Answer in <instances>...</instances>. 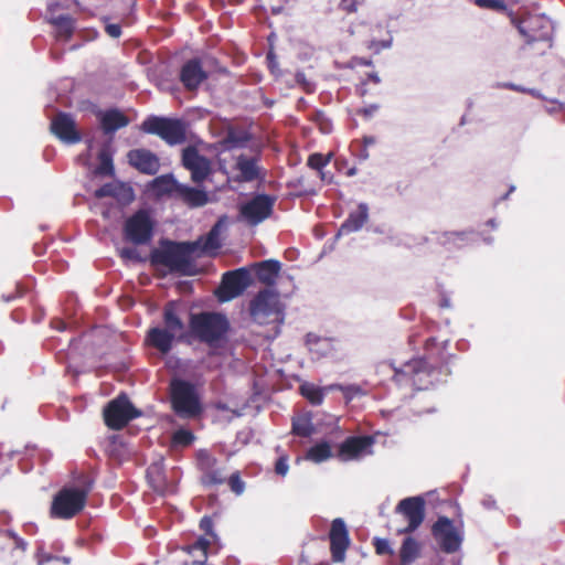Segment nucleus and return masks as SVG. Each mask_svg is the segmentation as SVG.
<instances>
[{
	"label": "nucleus",
	"instance_id": "47",
	"mask_svg": "<svg viewBox=\"0 0 565 565\" xmlns=\"http://www.w3.org/2000/svg\"><path fill=\"white\" fill-rule=\"evenodd\" d=\"M375 551L377 554H392L393 550L391 548L390 542L385 539L376 537L374 541Z\"/></svg>",
	"mask_w": 565,
	"mask_h": 565
},
{
	"label": "nucleus",
	"instance_id": "53",
	"mask_svg": "<svg viewBox=\"0 0 565 565\" xmlns=\"http://www.w3.org/2000/svg\"><path fill=\"white\" fill-rule=\"evenodd\" d=\"M289 465L286 457H280L275 463V472L285 477L288 473Z\"/></svg>",
	"mask_w": 565,
	"mask_h": 565
},
{
	"label": "nucleus",
	"instance_id": "44",
	"mask_svg": "<svg viewBox=\"0 0 565 565\" xmlns=\"http://www.w3.org/2000/svg\"><path fill=\"white\" fill-rule=\"evenodd\" d=\"M173 440L177 444L188 446L194 440V436L191 431L186 429H179L174 433Z\"/></svg>",
	"mask_w": 565,
	"mask_h": 565
},
{
	"label": "nucleus",
	"instance_id": "29",
	"mask_svg": "<svg viewBox=\"0 0 565 565\" xmlns=\"http://www.w3.org/2000/svg\"><path fill=\"white\" fill-rule=\"evenodd\" d=\"M306 344L309 351L318 356H328L334 351L333 339L319 337L315 333H308L306 335Z\"/></svg>",
	"mask_w": 565,
	"mask_h": 565
},
{
	"label": "nucleus",
	"instance_id": "18",
	"mask_svg": "<svg viewBox=\"0 0 565 565\" xmlns=\"http://www.w3.org/2000/svg\"><path fill=\"white\" fill-rule=\"evenodd\" d=\"M128 162L145 174H156L160 169L159 158L148 149H134L127 154Z\"/></svg>",
	"mask_w": 565,
	"mask_h": 565
},
{
	"label": "nucleus",
	"instance_id": "15",
	"mask_svg": "<svg viewBox=\"0 0 565 565\" xmlns=\"http://www.w3.org/2000/svg\"><path fill=\"white\" fill-rule=\"evenodd\" d=\"M182 164L191 172V179L194 183L203 182L212 172L210 159L202 156L193 146L183 149Z\"/></svg>",
	"mask_w": 565,
	"mask_h": 565
},
{
	"label": "nucleus",
	"instance_id": "43",
	"mask_svg": "<svg viewBox=\"0 0 565 565\" xmlns=\"http://www.w3.org/2000/svg\"><path fill=\"white\" fill-rule=\"evenodd\" d=\"M228 486L231 490L241 495L245 490V482L241 479L239 473L235 472L228 478Z\"/></svg>",
	"mask_w": 565,
	"mask_h": 565
},
{
	"label": "nucleus",
	"instance_id": "7",
	"mask_svg": "<svg viewBox=\"0 0 565 565\" xmlns=\"http://www.w3.org/2000/svg\"><path fill=\"white\" fill-rule=\"evenodd\" d=\"M86 500L87 488L82 492H76L72 487H65L55 494L51 514L57 519H72L84 509Z\"/></svg>",
	"mask_w": 565,
	"mask_h": 565
},
{
	"label": "nucleus",
	"instance_id": "30",
	"mask_svg": "<svg viewBox=\"0 0 565 565\" xmlns=\"http://www.w3.org/2000/svg\"><path fill=\"white\" fill-rule=\"evenodd\" d=\"M472 230L444 232L437 236V242L448 247H463L471 242Z\"/></svg>",
	"mask_w": 565,
	"mask_h": 565
},
{
	"label": "nucleus",
	"instance_id": "19",
	"mask_svg": "<svg viewBox=\"0 0 565 565\" xmlns=\"http://www.w3.org/2000/svg\"><path fill=\"white\" fill-rule=\"evenodd\" d=\"M95 198H114L119 204L127 205L135 200L134 189L124 182L115 181L106 183L94 193Z\"/></svg>",
	"mask_w": 565,
	"mask_h": 565
},
{
	"label": "nucleus",
	"instance_id": "58",
	"mask_svg": "<svg viewBox=\"0 0 565 565\" xmlns=\"http://www.w3.org/2000/svg\"><path fill=\"white\" fill-rule=\"evenodd\" d=\"M341 7L343 10L348 12H355L358 10L356 3L354 0H341Z\"/></svg>",
	"mask_w": 565,
	"mask_h": 565
},
{
	"label": "nucleus",
	"instance_id": "24",
	"mask_svg": "<svg viewBox=\"0 0 565 565\" xmlns=\"http://www.w3.org/2000/svg\"><path fill=\"white\" fill-rule=\"evenodd\" d=\"M250 134L245 129L228 127L224 137L220 140V146L224 151L245 148L250 140Z\"/></svg>",
	"mask_w": 565,
	"mask_h": 565
},
{
	"label": "nucleus",
	"instance_id": "2",
	"mask_svg": "<svg viewBox=\"0 0 565 565\" xmlns=\"http://www.w3.org/2000/svg\"><path fill=\"white\" fill-rule=\"evenodd\" d=\"M190 328L201 342L212 347L225 339L230 330V321L221 312L204 311L191 316Z\"/></svg>",
	"mask_w": 565,
	"mask_h": 565
},
{
	"label": "nucleus",
	"instance_id": "42",
	"mask_svg": "<svg viewBox=\"0 0 565 565\" xmlns=\"http://www.w3.org/2000/svg\"><path fill=\"white\" fill-rule=\"evenodd\" d=\"M329 158H326L321 153H312L308 159V166L311 169L321 172V170L328 164Z\"/></svg>",
	"mask_w": 565,
	"mask_h": 565
},
{
	"label": "nucleus",
	"instance_id": "26",
	"mask_svg": "<svg viewBox=\"0 0 565 565\" xmlns=\"http://www.w3.org/2000/svg\"><path fill=\"white\" fill-rule=\"evenodd\" d=\"M175 196L181 199L190 207H201L209 202V195L204 190L182 183L178 185Z\"/></svg>",
	"mask_w": 565,
	"mask_h": 565
},
{
	"label": "nucleus",
	"instance_id": "59",
	"mask_svg": "<svg viewBox=\"0 0 565 565\" xmlns=\"http://www.w3.org/2000/svg\"><path fill=\"white\" fill-rule=\"evenodd\" d=\"M375 142H376L375 137H373V136H365V137H363L362 142H360V143L365 146L366 148H369L370 146L375 145Z\"/></svg>",
	"mask_w": 565,
	"mask_h": 565
},
{
	"label": "nucleus",
	"instance_id": "8",
	"mask_svg": "<svg viewBox=\"0 0 565 565\" xmlns=\"http://www.w3.org/2000/svg\"><path fill=\"white\" fill-rule=\"evenodd\" d=\"M431 535L439 548L446 554H452L460 550L463 533L447 516H439L431 526Z\"/></svg>",
	"mask_w": 565,
	"mask_h": 565
},
{
	"label": "nucleus",
	"instance_id": "31",
	"mask_svg": "<svg viewBox=\"0 0 565 565\" xmlns=\"http://www.w3.org/2000/svg\"><path fill=\"white\" fill-rule=\"evenodd\" d=\"M164 330L170 331L174 337L182 334L184 323L177 313V305L169 302L163 310Z\"/></svg>",
	"mask_w": 565,
	"mask_h": 565
},
{
	"label": "nucleus",
	"instance_id": "37",
	"mask_svg": "<svg viewBox=\"0 0 565 565\" xmlns=\"http://www.w3.org/2000/svg\"><path fill=\"white\" fill-rule=\"evenodd\" d=\"M332 456L330 445L326 441L317 444L316 446L308 449L306 458L316 463L326 461Z\"/></svg>",
	"mask_w": 565,
	"mask_h": 565
},
{
	"label": "nucleus",
	"instance_id": "10",
	"mask_svg": "<svg viewBox=\"0 0 565 565\" xmlns=\"http://www.w3.org/2000/svg\"><path fill=\"white\" fill-rule=\"evenodd\" d=\"M140 415V411L130 403L125 394L109 402L104 409L105 423L111 429H120L127 425L129 420Z\"/></svg>",
	"mask_w": 565,
	"mask_h": 565
},
{
	"label": "nucleus",
	"instance_id": "57",
	"mask_svg": "<svg viewBox=\"0 0 565 565\" xmlns=\"http://www.w3.org/2000/svg\"><path fill=\"white\" fill-rule=\"evenodd\" d=\"M497 87L508 88V89H512V90L521 92V93H524L526 90V87H523V86H520V85H516L513 83H498Z\"/></svg>",
	"mask_w": 565,
	"mask_h": 565
},
{
	"label": "nucleus",
	"instance_id": "34",
	"mask_svg": "<svg viewBox=\"0 0 565 565\" xmlns=\"http://www.w3.org/2000/svg\"><path fill=\"white\" fill-rule=\"evenodd\" d=\"M226 225V218L220 217L216 223L212 226L210 232L207 233L206 237L204 238L202 250L203 252H210V250H216L221 247V239L220 235L222 230Z\"/></svg>",
	"mask_w": 565,
	"mask_h": 565
},
{
	"label": "nucleus",
	"instance_id": "28",
	"mask_svg": "<svg viewBox=\"0 0 565 565\" xmlns=\"http://www.w3.org/2000/svg\"><path fill=\"white\" fill-rule=\"evenodd\" d=\"M235 168L239 171V181L252 182L259 177L257 158L239 154L236 159Z\"/></svg>",
	"mask_w": 565,
	"mask_h": 565
},
{
	"label": "nucleus",
	"instance_id": "11",
	"mask_svg": "<svg viewBox=\"0 0 565 565\" xmlns=\"http://www.w3.org/2000/svg\"><path fill=\"white\" fill-rule=\"evenodd\" d=\"M526 44L547 42L552 35V21L544 14L527 15L515 23Z\"/></svg>",
	"mask_w": 565,
	"mask_h": 565
},
{
	"label": "nucleus",
	"instance_id": "48",
	"mask_svg": "<svg viewBox=\"0 0 565 565\" xmlns=\"http://www.w3.org/2000/svg\"><path fill=\"white\" fill-rule=\"evenodd\" d=\"M121 258L132 262H141V257L135 247H124L120 249Z\"/></svg>",
	"mask_w": 565,
	"mask_h": 565
},
{
	"label": "nucleus",
	"instance_id": "21",
	"mask_svg": "<svg viewBox=\"0 0 565 565\" xmlns=\"http://www.w3.org/2000/svg\"><path fill=\"white\" fill-rule=\"evenodd\" d=\"M373 438L370 436L350 437L340 446V454L344 459H355L371 454Z\"/></svg>",
	"mask_w": 565,
	"mask_h": 565
},
{
	"label": "nucleus",
	"instance_id": "5",
	"mask_svg": "<svg viewBox=\"0 0 565 565\" xmlns=\"http://www.w3.org/2000/svg\"><path fill=\"white\" fill-rule=\"evenodd\" d=\"M171 399L174 412L181 417H194L201 412L195 386L188 381L174 379L171 382Z\"/></svg>",
	"mask_w": 565,
	"mask_h": 565
},
{
	"label": "nucleus",
	"instance_id": "40",
	"mask_svg": "<svg viewBox=\"0 0 565 565\" xmlns=\"http://www.w3.org/2000/svg\"><path fill=\"white\" fill-rule=\"evenodd\" d=\"M98 159L99 164L96 168L95 173L99 175H113L115 170L111 154L106 149H103L98 153Z\"/></svg>",
	"mask_w": 565,
	"mask_h": 565
},
{
	"label": "nucleus",
	"instance_id": "12",
	"mask_svg": "<svg viewBox=\"0 0 565 565\" xmlns=\"http://www.w3.org/2000/svg\"><path fill=\"white\" fill-rule=\"evenodd\" d=\"M275 199L267 194H257L239 206V216L250 226L264 222L273 213Z\"/></svg>",
	"mask_w": 565,
	"mask_h": 565
},
{
	"label": "nucleus",
	"instance_id": "4",
	"mask_svg": "<svg viewBox=\"0 0 565 565\" xmlns=\"http://www.w3.org/2000/svg\"><path fill=\"white\" fill-rule=\"evenodd\" d=\"M141 129L160 137L169 146L182 145L186 141V121L178 118L150 116L141 125Z\"/></svg>",
	"mask_w": 565,
	"mask_h": 565
},
{
	"label": "nucleus",
	"instance_id": "62",
	"mask_svg": "<svg viewBox=\"0 0 565 565\" xmlns=\"http://www.w3.org/2000/svg\"><path fill=\"white\" fill-rule=\"evenodd\" d=\"M367 78H369V81H371V82H373L375 84H380L381 83V78H380L379 74L375 73V72L369 73L367 74Z\"/></svg>",
	"mask_w": 565,
	"mask_h": 565
},
{
	"label": "nucleus",
	"instance_id": "56",
	"mask_svg": "<svg viewBox=\"0 0 565 565\" xmlns=\"http://www.w3.org/2000/svg\"><path fill=\"white\" fill-rule=\"evenodd\" d=\"M317 120L319 121L320 129H321V131H322V132H324V134L330 132V122H329V120L324 117V114H323V113H318V114H317Z\"/></svg>",
	"mask_w": 565,
	"mask_h": 565
},
{
	"label": "nucleus",
	"instance_id": "38",
	"mask_svg": "<svg viewBox=\"0 0 565 565\" xmlns=\"http://www.w3.org/2000/svg\"><path fill=\"white\" fill-rule=\"evenodd\" d=\"M300 393L303 397H306L311 404L320 405L323 401V391L319 386H316L311 383H305L300 385Z\"/></svg>",
	"mask_w": 565,
	"mask_h": 565
},
{
	"label": "nucleus",
	"instance_id": "32",
	"mask_svg": "<svg viewBox=\"0 0 565 565\" xmlns=\"http://www.w3.org/2000/svg\"><path fill=\"white\" fill-rule=\"evenodd\" d=\"M214 462L215 460L207 455L204 457V459H202L204 470L201 480L204 486H217L225 481V475L223 470L214 468Z\"/></svg>",
	"mask_w": 565,
	"mask_h": 565
},
{
	"label": "nucleus",
	"instance_id": "22",
	"mask_svg": "<svg viewBox=\"0 0 565 565\" xmlns=\"http://www.w3.org/2000/svg\"><path fill=\"white\" fill-rule=\"evenodd\" d=\"M369 220V206L360 203L356 211H352L348 218L341 224L335 238L360 231Z\"/></svg>",
	"mask_w": 565,
	"mask_h": 565
},
{
	"label": "nucleus",
	"instance_id": "64",
	"mask_svg": "<svg viewBox=\"0 0 565 565\" xmlns=\"http://www.w3.org/2000/svg\"><path fill=\"white\" fill-rule=\"evenodd\" d=\"M360 391H361V390H360V387H358V386H349V387L347 388V394H348V395H353V394H358V393H360Z\"/></svg>",
	"mask_w": 565,
	"mask_h": 565
},
{
	"label": "nucleus",
	"instance_id": "16",
	"mask_svg": "<svg viewBox=\"0 0 565 565\" xmlns=\"http://www.w3.org/2000/svg\"><path fill=\"white\" fill-rule=\"evenodd\" d=\"M51 131L66 145H74L82 140V136L70 114L58 113L51 122Z\"/></svg>",
	"mask_w": 565,
	"mask_h": 565
},
{
	"label": "nucleus",
	"instance_id": "45",
	"mask_svg": "<svg viewBox=\"0 0 565 565\" xmlns=\"http://www.w3.org/2000/svg\"><path fill=\"white\" fill-rule=\"evenodd\" d=\"M93 484H94V480L89 476L82 475L76 480V486L72 487V488L76 492H82L87 488V494H88L90 492V490L93 489Z\"/></svg>",
	"mask_w": 565,
	"mask_h": 565
},
{
	"label": "nucleus",
	"instance_id": "51",
	"mask_svg": "<svg viewBox=\"0 0 565 565\" xmlns=\"http://www.w3.org/2000/svg\"><path fill=\"white\" fill-rule=\"evenodd\" d=\"M295 78L297 84H299L307 93L313 90V84L309 79H307L305 73L297 72Z\"/></svg>",
	"mask_w": 565,
	"mask_h": 565
},
{
	"label": "nucleus",
	"instance_id": "23",
	"mask_svg": "<svg viewBox=\"0 0 565 565\" xmlns=\"http://www.w3.org/2000/svg\"><path fill=\"white\" fill-rule=\"evenodd\" d=\"M100 127L105 135H113L128 126L129 118L119 109L113 108L98 114Z\"/></svg>",
	"mask_w": 565,
	"mask_h": 565
},
{
	"label": "nucleus",
	"instance_id": "14",
	"mask_svg": "<svg viewBox=\"0 0 565 565\" xmlns=\"http://www.w3.org/2000/svg\"><path fill=\"white\" fill-rule=\"evenodd\" d=\"M249 285L250 275L245 267L225 273L218 292L220 301H230L241 296Z\"/></svg>",
	"mask_w": 565,
	"mask_h": 565
},
{
	"label": "nucleus",
	"instance_id": "46",
	"mask_svg": "<svg viewBox=\"0 0 565 565\" xmlns=\"http://www.w3.org/2000/svg\"><path fill=\"white\" fill-rule=\"evenodd\" d=\"M161 475V467L158 463L152 465L147 470V477L149 478L151 483L159 482ZM154 490H159V484L152 486Z\"/></svg>",
	"mask_w": 565,
	"mask_h": 565
},
{
	"label": "nucleus",
	"instance_id": "63",
	"mask_svg": "<svg viewBox=\"0 0 565 565\" xmlns=\"http://www.w3.org/2000/svg\"><path fill=\"white\" fill-rule=\"evenodd\" d=\"M53 327L56 328L60 331H63L65 329V323L62 320H55L52 322Z\"/></svg>",
	"mask_w": 565,
	"mask_h": 565
},
{
	"label": "nucleus",
	"instance_id": "35",
	"mask_svg": "<svg viewBox=\"0 0 565 565\" xmlns=\"http://www.w3.org/2000/svg\"><path fill=\"white\" fill-rule=\"evenodd\" d=\"M292 433L300 437H309L315 433V427L309 414L292 418Z\"/></svg>",
	"mask_w": 565,
	"mask_h": 565
},
{
	"label": "nucleus",
	"instance_id": "20",
	"mask_svg": "<svg viewBox=\"0 0 565 565\" xmlns=\"http://www.w3.org/2000/svg\"><path fill=\"white\" fill-rule=\"evenodd\" d=\"M206 78L207 73L202 68L199 58L185 62L180 72V81L189 90L196 89Z\"/></svg>",
	"mask_w": 565,
	"mask_h": 565
},
{
	"label": "nucleus",
	"instance_id": "33",
	"mask_svg": "<svg viewBox=\"0 0 565 565\" xmlns=\"http://www.w3.org/2000/svg\"><path fill=\"white\" fill-rule=\"evenodd\" d=\"M420 554L419 543L412 536H407L401 546L399 557L402 565H411Z\"/></svg>",
	"mask_w": 565,
	"mask_h": 565
},
{
	"label": "nucleus",
	"instance_id": "49",
	"mask_svg": "<svg viewBox=\"0 0 565 565\" xmlns=\"http://www.w3.org/2000/svg\"><path fill=\"white\" fill-rule=\"evenodd\" d=\"M200 529L210 535L213 540L217 539L216 533L213 531V521L210 516L205 515L201 519Z\"/></svg>",
	"mask_w": 565,
	"mask_h": 565
},
{
	"label": "nucleus",
	"instance_id": "39",
	"mask_svg": "<svg viewBox=\"0 0 565 565\" xmlns=\"http://www.w3.org/2000/svg\"><path fill=\"white\" fill-rule=\"evenodd\" d=\"M210 540L205 537H200L196 540V542L189 547V553L191 555H195V553H200L201 558L194 559V565H205L207 561V548L210 546Z\"/></svg>",
	"mask_w": 565,
	"mask_h": 565
},
{
	"label": "nucleus",
	"instance_id": "25",
	"mask_svg": "<svg viewBox=\"0 0 565 565\" xmlns=\"http://www.w3.org/2000/svg\"><path fill=\"white\" fill-rule=\"evenodd\" d=\"M257 279L268 286H273L281 269L280 262L276 259H266L254 264Z\"/></svg>",
	"mask_w": 565,
	"mask_h": 565
},
{
	"label": "nucleus",
	"instance_id": "1",
	"mask_svg": "<svg viewBox=\"0 0 565 565\" xmlns=\"http://www.w3.org/2000/svg\"><path fill=\"white\" fill-rule=\"evenodd\" d=\"M200 242H172L162 239L160 247L152 249L150 262L152 265H162L172 273L193 275L194 265L192 254L199 248Z\"/></svg>",
	"mask_w": 565,
	"mask_h": 565
},
{
	"label": "nucleus",
	"instance_id": "41",
	"mask_svg": "<svg viewBox=\"0 0 565 565\" xmlns=\"http://www.w3.org/2000/svg\"><path fill=\"white\" fill-rule=\"evenodd\" d=\"M473 2L482 9H490L498 12L507 10V4L503 0H473Z\"/></svg>",
	"mask_w": 565,
	"mask_h": 565
},
{
	"label": "nucleus",
	"instance_id": "52",
	"mask_svg": "<svg viewBox=\"0 0 565 565\" xmlns=\"http://www.w3.org/2000/svg\"><path fill=\"white\" fill-rule=\"evenodd\" d=\"M353 152L354 154L361 160L365 161L370 158V153L367 151V148L360 142L355 141L353 145Z\"/></svg>",
	"mask_w": 565,
	"mask_h": 565
},
{
	"label": "nucleus",
	"instance_id": "60",
	"mask_svg": "<svg viewBox=\"0 0 565 565\" xmlns=\"http://www.w3.org/2000/svg\"><path fill=\"white\" fill-rule=\"evenodd\" d=\"M482 504H483V507H484V508H487V509H492V508H494V507H495V501H494V499H493V498L488 497V498H486V499H483V500H482Z\"/></svg>",
	"mask_w": 565,
	"mask_h": 565
},
{
	"label": "nucleus",
	"instance_id": "55",
	"mask_svg": "<svg viewBox=\"0 0 565 565\" xmlns=\"http://www.w3.org/2000/svg\"><path fill=\"white\" fill-rule=\"evenodd\" d=\"M392 46V40H385V41H373L371 44V49H373L376 53H379L381 50L390 49Z\"/></svg>",
	"mask_w": 565,
	"mask_h": 565
},
{
	"label": "nucleus",
	"instance_id": "3",
	"mask_svg": "<svg viewBox=\"0 0 565 565\" xmlns=\"http://www.w3.org/2000/svg\"><path fill=\"white\" fill-rule=\"evenodd\" d=\"M249 315L254 322L268 324L284 321V307L279 292L273 288H265L249 302Z\"/></svg>",
	"mask_w": 565,
	"mask_h": 565
},
{
	"label": "nucleus",
	"instance_id": "61",
	"mask_svg": "<svg viewBox=\"0 0 565 565\" xmlns=\"http://www.w3.org/2000/svg\"><path fill=\"white\" fill-rule=\"evenodd\" d=\"M14 541H15V546H17L18 548H21L22 551H25L28 543H26L23 539H21V537H15V540H14Z\"/></svg>",
	"mask_w": 565,
	"mask_h": 565
},
{
	"label": "nucleus",
	"instance_id": "50",
	"mask_svg": "<svg viewBox=\"0 0 565 565\" xmlns=\"http://www.w3.org/2000/svg\"><path fill=\"white\" fill-rule=\"evenodd\" d=\"M103 20L105 22V31L110 38L117 39L121 35L120 24L109 23L108 18H104Z\"/></svg>",
	"mask_w": 565,
	"mask_h": 565
},
{
	"label": "nucleus",
	"instance_id": "54",
	"mask_svg": "<svg viewBox=\"0 0 565 565\" xmlns=\"http://www.w3.org/2000/svg\"><path fill=\"white\" fill-rule=\"evenodd\" d=\"M380 106L377 104H371L366 107L361 108L358 114L362 115L366 119H370L374 116V114L379 110Z\"/></svg>",
	"mask_w": 565,
	"mask_h": 565
},
{
	"label": "nucleus",
	"instance_id": "17",
	"mask_svg": "<svg viewBox=\"0 0 565 565\" xmlns=\"http://www.w3.org/2000/svg\"><path fill=\"white\" fill-rule=\"evenodd\" d=\"M330 544L332 559L337 563L343 562L345 551L349 546V534L347 525L342 519H334L330 530Z\"/></svg>",
	"mask_w": 565,
	"mask_h": 565
},
{
	"label": "nucleus",
	"instance_id": "6",
	"mask_svg": "<svg viewBox=\"0 0 565 565\" xmlns=\"http://www.w3.org/2000/svg\"><path fill=\"white\" fill-rule=\"evenodd\" d=\"M396 382L402 383L405 377L409 379L418 390H426L429 385L439 381L437 370L424 359H415L404 363L399 369L393 366Z\"/></svg>",
	"mask_w": 565,
	"mask_h": 565
},
{
	"label": "nucleus",
	"instance_id": "9",
	"mask_svg": "<svg viewBox=\"0 0 565 565\" xmlns=\"http://www.w3.org/2000/svg\"><path fill=\"white\" fill-rule=\"evenodd\" d=\"M154 223L149 213L139 210L128 217L124 225V237L135 245H146L153 236Z\"/></svg>",
	"mask_w": 565,
	"mask_h": 565
},
{
	"label": "nucleus",
	"instance_id": "27",
	"mask_svg": "<svg viewBox=\"0 0 565 565\" xmlns=\"http://www.w3.org/2000/svg\"><path fill=\"white\" fill-rule=\"evenodd\" d=\"M174 335L160 327L151 328L147 334V341L161 353L167 354L171 351Z\"/></svg>",
	"mask_w": 565,
	"mask_h": 565
},
{
	"label": "nucleus",
	"instance_id": "36",
	"mask_svg": "<svg viewBox=\"0 0 565 565\" xmlns=\"http://www.w3.org/2000/svg\"><path fill=\"white\" fill-rule=\"evenodd\" d=\"M178 185H181L180 182H178L172 174H164L157 177L152 181V188L160 194L163 193H174L178 192Z\"/></svg>",
	"mask_w": 565,
	"mask_h": 565
},
{
	"label": "nucleus",
	"instance_id": "13",
	"mask_svg": "<svg viewBox=\"0 0 565 565\" xmlns=\"http://www.w3.org/2000/svg\"><path fill=\"white\" fill-rule=\"evenodd\" d=\"M395 513L402 514L408 521L407 526L397 530V533H413L420 526L425 519V500L420 495L405 498L396 505Z\"/></svg>",
	"mask_w": 565,
	"mask_h": 565
}]
</instances>
